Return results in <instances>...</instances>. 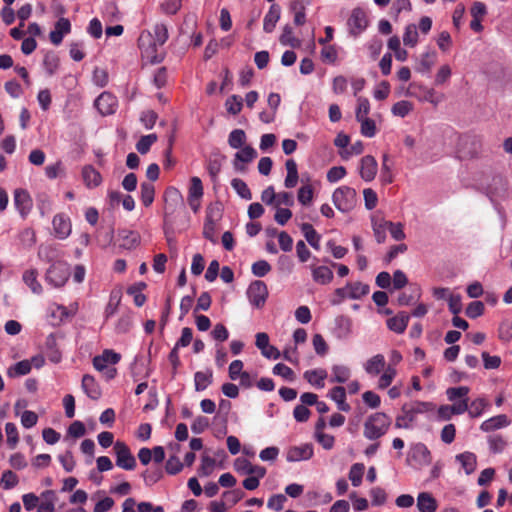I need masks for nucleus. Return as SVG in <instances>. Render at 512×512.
I'll return each mask as SVG.
<instances>
[{
	"mask_svg": "<svg viewBox=\"0 0 512 512\" xmlns=\"http://www.w3.org/2000/svg\"><path fill=\"white\" fill-rule=\"evenodd\" d=\"M433 409L434 405L431 402L414 401L404 404L401 409L402 414L396 418L395 426L397 428H409L418 414H424Z\"/></svg>",
	"mask_w": 512,
	"mask_h": 512,
	"instance_id": "f257e3e1",
	"label": "nucleus"
},
{
	"mask_svg": "<svg viewBox=\"0 0 512 512\" xmlns=\"http://www.w3.org/2000/svg\"><path fill=\"white\" fill-rule=\"evenodd\" d=\"M121 360V355L111 349H105L102 354L93 358V367L103 374L109 381L116 377L117 369L114 367Z\"/></svg>",
	"mask_w": 512,
	"mask_h": 512,
	"instance_id": "f03ea898",
	"label": "nucleus"
},
{
	"mask_svg": "<svg viewBox=\"0 0 512 512\" xmlns=\"http://www.w3.org/2000/svg\"><path fill=\"white\" fill-rule=\"evenodd\" d=\"M391 424V419L382 412L370 415L364 423V437L376 440L386 434Z\"/></svg>",
	"mask_w": 512,
	"mask_h": 512,
	"instance_id": "7ed1b4c3",
	"label": "nucleus"
},
{
	"mask_svg": "<svg viewBox=\"0 0 512 512\" xmlns=\"http://www.w3.org/2000/svg\"><path fill=\"white\" fill-rule=\"evenodd\" d=\"M138 46L142 57L151 64L160 63L163 60L162 53L158 52V44L153 40L150 31H143L138 38Z\"/></svg>",
	"mask_w": 512,
	"mask_h": 512,
	"instance_id": "20e7f679",
	"label": "nucleus"
},
{
	"mask_svg": "<svg viewBox=\"0 0 512 512\" xmlns=\"http://www.w3.org/2000/svg\"><path fill=\"white\" fill-rule=\"evenodd\" d=\"M332 201L339 211L349 212L357 203L356 190L349 186H341L333 192Z\"/></svg>",
	"mask_w": 512,
	"mask_h": 512,
	"instance_id": "39448f33",
	"label": "nucleus"
},
{
	"mask_svg": "<svg viewBox=\"0 0 512 512\" xmlns=\"http://www.w3.org/2000/svg\"><path fill=\"white\" fill-rule=\"evenodd\" d=\"M69 276V265L63 261H55L47 269L45 280L49 285L55 288H60L65 285Z\"/></svg>",
	"mask_w": 512,
	"mask_h": 512,
	"instance_id": "423d86ee",
	"label": "nucleus"
},
{
	"mask_svg": "<svg viewBox=\"0 0 512 512\" xmlns=\"http://www.w3.org/2000/svg\"><path fill=\"white\" fill-rule=\"evenodd\" d=\"M482 142L480 137L475 135H461L458 138L457 154L461 159L473 158L481 150Z\"/></svg>",
	"mask_w": 512,
	"mask_h": 512,
	"instance_id": "0eeeda50",
	"label": "nucleus"
},
{
	"mask_svg": "<svg viewBox=\"0 0 512 512\" xmlns=\"http://www.w3.org/2000/svg\"><path fill=\"white\" fill-rule=\"evenodd\" d=\"M369 291V285L362 282L347 283L344 287L335 290V295L338 297V300H333L332 303L339 304L346 298L354 300L360 299L367 295Z\"/></svg>",
	"mask_w": 512,
	"mask_h": 512,
	"instance_id": "6e6552de",
	"label": "nucleus"
},
{
	"mask_svg": "<svg viewBox=\"0 0 512 512\" xmlns=\"http://www.w3.org/2000/svg\"><path fill=\"white\" fill-rule=\"evenodd\" d=\"M116 454V465L125 470H133L136 466L135 457L130 452L129 447L121 441L114 444Z\"/></svg>",
	"mask_w": 512,
	"mask_h": 512,
	"instance_id": "1a4fd4ad",
	"label": "nucleus"
},
{
	"mask_svg": "<svg viewBox=\"0 0 512 512\" xmlns=\"http://www.w3.org/2000/svg\"><path fill=\"white\" fill-rule=\"evenodd\" d=\"M268 289L263 281L257 280L252 282L247 289V297L251 305L261 308L267 299Z\"/></svg>",
	"mask_w": 512,
	"mask_h": 512,
	"instance_id": "9d476101",
	"label": "nucleus"
},
{
	"mask_svg": "<svg viewBox=\"0 0 512 512\" xmlns=\"http://www.w3.org/2000/svg\"><path fill=\"white\" fill-rule=\"evenodd\" d=\"M407 460L417 467L427 466L431 462V454L427 446L423 443H416L411 446Z\"/></svg>",
	"mask_w": 512,
	"mask_h": 512,
	"instance_id": "9b49d317",
	"label": "nucleus"
},
{
	"mask_svg": "<svg viewBox=\"0 0 512 512\" xmlns=\"http://www.w3.org/2000/svg\"><path fill=\"white\" fill-rule=\"evenodd\" d=\"M314 455V447L311 443H303L298 446H291L286 451L288 462H300L311 459Z\"/></svg>",
	"mask_w": 512,
	"mask_h": 512,
	"instance_id": "f8f14e48",
	"label": "nucleus"
},
{
	"mask_svg": "<svg viewBox=\"0 0 512 512\" xmlns=\"http://www.w3.org/2000/svg\"><path fill=\"white\" fill-rule=\"evenodd\" d=\"M117 98L109 92L101 93L95 100L94 105L101 115H111L116 111Z\"/></svg>",
	"mask_w": 512,
	"mask_h": 512,
	"instance_id": "ddd939ff",
	"label": "nucleus"
},
{
	"mask_svg": "<svg viewBox=\"0 0 512 512\" xmlns=\"http://www.w3.org/2000/svg\"><path fill=\"white\" fill-rule=\"evenodd\" d=\"M378 163L371 155H366L360 160L359 174L365 182H371L376 177Z\"/></svg>",
	"mask_w": 512,
	"mask_h": 512,
	"instance_id": "4468645a",
	"label": "nucleus"
},
{
	"mask_svg": "<svg viewBox=\"0 0 512 512\" xmlns=\"http://www.w3.org/2000/svg\"><path fill=\"white\" fill-rule=\"evenodd\" d=\"M234 469L241 475L257 474L258 476H265L267 473V470L264 466L254 465L243 457H238L235 459Z\"/></svg>",
	"mask_w": 512,
	"mask_h": 512,
	"instance_id": "2eb2a0df",
	"label": "nucleus"
},
{
	"mask_svg": "<svg viewBox=\"0 0 512 512\" xmlns=\"http://www.w3.org/2000/svg\"><path fill=\"white\" fill-rule=\"evenodd\" d=\"M32 199L30 194L24 189L14 191V206L22 218H25L32 209Z\"/></svg>",
	"mask_w": 512,
	"mask_h": 512,
	"instance_id": "dca6fc26",
	"label": "nucleus"
},
{
	"mask_svg": "<svg viewBox=\"0 0 512 512\" xmlns=\"http://www.w3.org/2000/svg\"><path fill=\"white\" fill-rule=\"evenodd\" d=\"M164 197L166 202L165 216L168 213H173L178 207L183 206V195L176 187H168L165 190Z\"/></svg>",
	"mask_w": 512,
	"mask_h": 512,
	"instance_id": "f3484780",
	"label": "nucleus"
},
{
	"mask_svg": "<svg viewBox=\"0 0 512 512\" xmlns=\"http://www.w3.org/2000/svg\"><path fill=\"white\" fill-rule=\"evenodd\" d=\"M367 17L365 12L360 9L356 8L352 11L349 19H348V26L350 28V32L353 35H359L362 31L365 30L367 27Z\"/></svg>",
	"mask_w": 512,
	"mask_h": 512,
	"instance_id": "a211bd4d",
	"label": "nucleus"
},
{
	"mask_svg": "<svg viewBox=\"0 0 512 512\" xmlns=\"http://www.w3.org/2000/svg\"><path fill=\"white\" fill-rule=\"evenodd\" d=\"M257 157V151L251 146H243L235 154L233 166L237 171L245 169L244 164L252 162Z\"/></svg>",
	"mask_w": 512,
	"mask_h": 512,
	"instance_id": "6ab92c4d",
	"label": "nucleus"
},
{
	"mask_svg": "<svg viewBox=\"0 0 512 512\" xmlns=\"http://www.w3.org/2000/svg\"><path fill=\"white\" fill-rule=\"evenodd\" d=\"M71 31V23L67 18H60L54 26V29L50 32V41L58 46L62 43L65 35Z\"/></svg>",
	"mask_w": 512,
	"mask_h": 512,
	"instance_id": "aec40b11",
	"label": "nucleus"
},
{
	"mask_svg": "<svg viewBox=\"0 0 512 512\" xmlns=\"http://www.w3.org/2000/svg\"><path fill=\"white\" fill-rule=\"evenodd\" d=\"M82 180L88 189H94L101 185L102 176L92 165H85L81 171Z\"/></svg>",
	"mask_w": 512,
	"mask_h": 512,
	"instance_id": "412c9836",
	"label": "nucleus"
},
{
	"mask_svg": "<svg viewBox=\"0 0 512 512\" xmlns=\"http://www.w3.org/2000/svg\"><path fill=\"white\" fill-rule=\"evenodd\" d=\"M81 388L83 392L91 399L97 400L101 397V388L95 377L85 374L82 378Z\"/></svg>",
	"mask_w": 512,
	"mask_h": 512,
	"instance_id": "4be33fe9",
	"label": "nucleus"
},
{
	"mask_svg": "<svg viewBox=\"0 0 512 512\" xmlns=\"http://www.w3.org/2000/svg\"><path fill=\"white\" fill-rule=\"evenodd\" d=\"M312 279L317 284L326 285L333 280V272L325 265H310Z\"/></svg>",
	"mask_w": 512,
	"mask_h": 512,
	"instance_id": "5701e85b",
	"label": "nucleus"
},
{
	"mask_svg": "<svg viewBox=\"0 0 512 512\" xmlns=\"http://www.w3.org/2000/svg\"><path fill=\"white\" fill-rule=\"evenodd\" d=\"M53 229L55 236L59 239H66L71 233L70 220L63 214H57L54 216Z\"/></svg>",
	"mask_w": 512,
	"mask_h": 512,
	"instance_id": "b1692460",
	"label": "nucleus"
},
{
	"mask_svg": "<svg viewBox=\"0 0 512 512\" xmlns=\"http://www.w3.org/2000/svg\"><path fill=\"white\" fill-rule=\"evenodd\" d=\"M438 502L429 492H420L417 496V509L419 512H436Z\"/></svg>",
	"mask_w": 512,
	"mask_h": 512,
	"instance_id": "393cba45",
	"label": "nucleus"
},
{
	"mask_svg": "<svg viewBox=\"0 0 512 512\" xmlns=\"http://www.w3.org/2000/svg\"><path fill=\"white\" fill-rule=\"evenodd\" d=\"M352 333V320L344 315L335 319L334 334L338 339H347Z\"/></svg>",
	"mask_w": 512,
	"mask_h": 512,
	"instance_id": "a878e982",
	"label": "nucleus"
},
{
	"mask_svg": "<svg viewBox=\"0 0 512 512\" xmlns=\"http://www.w3.org/2000/svg\"><path fill=\"white\" fill-rule=\"evenodd\" d=\"M304 379L312 386L322 389L325 386L327 371L322 368L307 370L303 374Z\"/></svg>",
	"mask_w": 512,
	"mask_h": 512,
	"instance_id": "bb28decb",
	"label": "nucleus"
},
{
	"mask_svg": "<svg viewBox=\"0 0 512 512\" xmlns=\"http://www.w3.org/2000/svg\"><path fill=\"white\" fill-rule=\"evenodd\" d=\"M281 16V8L277 4H272L266 13L263 21V30L266 33H271Z\"/></svg>",
	"mask_w": 512,
	"mask_h": 512,
	"instance_id": "cd10ccee",
	"label": "nucleus"
},
{
	"mask_svg": "<svg viewBox=\"0 0 512 512\" xmlns=\"http://www.w3.org/2000/svg\"><path fill=\"white\" fill-rule=\"evenodd\" d=\"M385 365V357L382 354H376L365 362L364 370L367 374L375 376L386 368Z\"/></svg>",
	"mask_w": 512,
	"mask_h": 512,
	"instance_id": "c85d7f7f",
	"label": "nucleus"
},
{
	"mask_svg": "<svg viewBox=\"0 0 512 512\" xmlns=\"http://www.w3.org/2000/svg\"><path fill=\"white\" fill-rule=\"evenodd\" d=\"M510 424V420L504 414L491 417L482 422L480 429L484 432H491L497 429L507 427Z\"/></svg>",
	"mask_w": 512,
	"mask_h": 512,
	"instance_id": "c756f323",
	"label": "nucleus"
},
{
	"mask_svg": "<svg viewBox=\"0 0 512 512\" xmlns=\"http://www.w3.org/2000/svg\"><path fill=\"white\" fill-rule=\"evenodd\" d=\"M328 396L337 404V408L340 411L348 412L350 411L351 407L346 402V390L342 386H335L333 387L329 393Z\"/></svg>",
	"mask_w": 512,
	"mask_h": 512,
	"instance_id": "7c9ffc66",
	"label": "nucleus"
},
{
	"mask_svg": "<svg viewBox=\"0 0 512 512\" xmlns=\"http://www.w3.org/2000/svg\"><path fill=\"white\" fill-rule=\"evenodd\" d=\"M408 322L409 315L406 312H400L387 320V326L391 331L402 334L406 330Z\"/></svg>",
	"mask_w": 512,
	"mask_h": 512,
	"instance_id": "2f4dec72",
	"label": "nucleus"
},
{
	"mask_svg": "<svg viewBox=\"0 0 512 512\" xmlns=\"http://www.w3.org/2000/svg\"><path fill=\"white\" fill-rule=\"evenodd\" d=\"M38 271L34 268L28 269L23 273L22 279L24 283L30 288L34 294H41L43 291L42 285L37 279Z\"/></svg>",
	"mask_w": 512,
	"mask_h": 512,
	"instance_id": "473e14b6",
	"label": "nucleus"
},
{
	"mask_svg": "<svg viewBox=\"0 0 512 512\" xmlns=\"http://www.w3.org/2000/svg\"><path fill=\"white\" fill-rule=\"evenodd\" d=\"M351 377V369L346 365H333L331 368V383H345Z\"/></svg>",
	"mask_w": 512,
	"mask_h": 512,
	"instance_id": "72a5a7b5",
	"label": "nucleus"
},
{
	"mask_svg": "<svg viewBox=\"0 0 512 512\" xmlns=\"http://www.w3.org/2000/svg\"><path fill=\"white\" fill-rule=\"evenodd\" d=\"M456 461H458L462 468L464 469L467 475L472 474L477 466V458L476 455L472 452H463L456 456Z\"/></svg>",
	"mask_w": 512,
	"mask_h": 512,
	"instance_id": "f704fd0d",
	"label": "nucleus"
},
{
	"mask_svg": "<svg viewBox=\"0 0 512 512\" xmlns=\"http://www.w3.org/2000/svg\"><path fill=\"white\" fill-rule=\"evenodd\" d=\"M389 221L383 218L374 216L372 217V229L374 236L378 243H383L386 239V232L388 231Z\"/></svg>",
	"mask_w": 512,
	"mask_h": 512,
	"instance_id": "c9c22d12",
	"label": "nucleus"
},
{
	"mask_svg": "<svg viewBox=\"0 0 512 512\" xmlns=\"http://www.w3.org/2000/svg\"><path fill=\"white\" fill-rule=\"evenodd\" d=\"M290 12L293 14L294 23L298 26L306 22V6L301 0H294L290 3Z\"/></svg>",
	"mask_w": 512,
	"mask_h": 512,
	"instance_id": "e433bc0d",
	"label": "nucleus"
},
{
	"mask_svg": "<svg viewBox=\"0 0 512 512\" xmlns=\"http://www.w3.org/2000/svg\"><path fill=\"white\" fill-rule=\"evenodd\" d=\"M121 243L120 246L124 249L131 250L135 248L140 241V236L137 232L131 230H122L119 233Z\"/></svg>",
	"mask_w": 512,
	"mask_h": 512,
	"instance_id": "4c0bfd02",
	"label": "nucleus"
},
{
	"mask_svg": "<svg viewBox=\"0 0 512 512\" xmlns=\"http://www.w3.org/2000/svg\"><path fill=\"white\" fill-rule=\"evenodd\" d=\"M488 406L489 402L485 398H476L468 404V413L472 418L480 417Z\"/></svg>",
	"mask_w": 512,
	"mask_h": 512,
	"instance_id": "58836bf2",
	"label": "nucleus"
},
{
	"mask_svg": "<svg viewBox=\"0 0 512 512\" xmlns=\"http://www.w3.org/2000/svg\"><path fill=\"white\" fill-rule=\"evenodd\" d=\"M204 188L199 177L194 176L190 179L187 199H202Z\"/></svg>",
	"mask_w": 512,
	"mask_h": 512,
	"instance_id": "ea45409f",
	"label": "nucleus"
},
{
	"mask_svg": "<svg viewBox=\"0 0 512 512\" xmlns=\"http://www.w3.org/2000/svg\"><path fill=\"white\" fill-rule=\"evenodd\" d=\"M212 382V372L211 371H198L194 374V384L196 391L205 390Z\"/></svg>",
	"mask_w": 512,
	"mask_h": 512,
	"instance_id": "a19ab883",
	"label": "nucleus"
},
{
	"mask_svg": "<svg viewBox=\"0 0 512 512\" xmlns=\"http://www.w3.org/2000/svg\"><path fill=\"white\" fill-rule=\"evenodd\" d=\"M364 472L365 466L363 463H355L350 467L348 477L354 487L361 485Z\"/></svg>",
	"mask_w": 512,
	"mask_h": 512,
	"instance_id": "79ce46f5",
	"label": "nucleus"
},
{
	"mask_svg": "<svg viewBox=\"0 0 512 512\" xmlns=\"http://www.w3.org/2000/svg\"><path fill=\"white\" fill-rule=\"evenodd\" d=\"M31 371L29 360H22L9 367L7 374L9 377H19L28 374Z\"/></svg>",
	"mask_w": 512,
	"mask_h": 512,
	"instance_id": "37998d69",
	"label": "nucleus"
},
{
	"mask_svg": "<svg viewBox=\"0 0 512 512\" xmlns=\"http://www.w3.org/2000/svg\"><path fill=\"white\" fill-rule=\"evenodd\" d=\"M279 40L282 45L290 46L292 48H297L301 44V41L294 37L292 27L289 25L284 26Z\"/></svg>",
	"mask_w": 512,
	"mask_h": 512,
	"instance_id": "c03bdc74",
	"label": "nucleus"
},
{
	"mask_svg": "<svg viewBox=\"0 0 512 512\" xmlns=\"http://www.w3.org/2000/svg\"><path fill=\"white\" fill-rule=\"evenodd\" d=\"M246 133L242 129H234L228 136V144L233 149H240L246 142Z\"/></svg>",
	"mask_w": 512,
	"mask_h": 512,
	"instance_id": "a18cd8bd",
	"label": "nucleus"
},
{
	"mask_svg": "<svg viewBox=\"0 0 512 512\" xmlns=\"http://www.w3.org/2000/svg\"><path fill=\"white\" fill-rule=\"evenodd\" d=\"M437 61V53L435 51H427L420 57L419 66L422 73L429 72Z\"/></svg>",
	"mask_w": 512,
	"mask_h": 512,
	"instance_id": "49530a36",
	"label": "nucleus"
},
{
	"mask_svg": "<svg viewBox=\"0 0 512 512\" xmlns=\"http://www.w3.org/2000/svg\"><path fill=\"white\" fill-rule=\"evenodd\" d=\"M155 188L150 182H143L141 184V201L145 207L150 206L154 201Z\"/></svg>",
	"mask_w": 512,
	"mask_h": 512,
	"instance_id": "de8ad7c7",
	"label": "nucleus"
},
{
	"mask_svg": "<svg viewBox=\"0 0 512 512\" xmlns=\"http://www.w3.org/2000/svg\"><path fill=\"white\" fill-rule=\"evenodd\" d=\"M243 107V100L238 95H231L225 101V108L231 115H237L241 112Z\"/></svg>",
	"mask_w": 512,
	"mask_h": 512,
	"instance_id": "09e8293b",
	"label": "nucleus"
},
{
	"mask_svg": "<svg viewBox=\"0 0 512 512\" xmlns=\"http://www.w3.org/2000/svg\"><path fill=\"white\" fill-rule=\"evenodd\" d=\"M397 374V371L395 367L392 365H388L384 370L383 374L380 376L378 381V388L379 389H385L389 387L394 380L395 376Z\"/></svg>",
	"mask_w": 512,
	"mask_h": 512,
	"instance_id": "8fccbe9b",
	"label": "nucleus"
},
{
	"mask_svg": "<svg viewBox=\"0 0 512 512\" xmlns=\"http://www.w3.org/2000/svg\"><path fill=\"white\" fill-rule=\"evenodd\" d=\"M418 30L417 26L414 24H409L406 26L404 34H403V43L406 46L414 47L418 43Z\"/></svg>",
	"mask_w": 512,
	"mask_h": 512,
	"instance_id": "3c124183",
	"label": "nucleus"
},
{
	"mask_svg": "<svg viewBox=\"0 0 512 512\" xmlns=\"http://www.w3.org/2000/svg\"><path fill=\"white\" fill-rule=\"evenodd\" d=\"M469 391L470 389L467 386L450 387L446 390V396L449 401L455 402L458 399L468 398Z\"/></svg>",
	"mask_w": 512,
	"mask_h": 512,
	"instance_id": "603ef678",
	"label": "nucleus"
},
{
	"mask_svg": "<svg viewBox=\"0 0 512 512\" xmlns=\"http://www.w3.org/2000/svg\"><path fill=\"white\" fill-rule=\"evenodd\" d=\"M153 40L161 47L168 40V29L164 23H157L153 28Z\"/></svg>",
	"mask_w": 512,
	"mask_h": 512,
	"instance_id": "864d4df0",
	"label": "nucleus"
},
{
	"mask_svg": "<svg viewBox=\"0 0 512 512\" xmlns=\"http://www.w3.org/2000/svg\"><path fill=\"white\" fill-rule=\"evenodd\" d=\"M231 186L241 198L245 200H250L252 198V193L249 187L242 179H233L231 181Z\"/></svg>",
	"mask_w": 512,
	"mask_h": 512,
	"instance_id": "5fc2aeb1",
	"label": "nucleus"
},
{
	"mask_svg": "<svg viewBox=\"0 0 512 512\" xmlns=\"http://www.w3.org/2000/svg\"><path fill=\"white\" fill-rule=\"evenodd\" d=\"M157 141V135L156 134H148L142 136L137 144L136 149L140 154H146L151 146Z\"/></svg>",
	"mask_w": 512,
	"mask_h": 512,
	"instance_id": "6e6d98bb",
	"label": "nucleus"
},
{
	"mask_svg": "<svg viewBox=\"0 0 512 512\" xmlns=\"http://www.w3.org/2000/svg\"><path fill=\"white\" fill-rule=\"evenodd\" d=\"M19 482L18 476L11 470L2 473L0 485L5 490L14 488Z\"/></svg>",
	"mask_w": 512,
	"mask_h": 512,
	"instance_id": "4d7b16f0",
	"label": "nucleus"
},
{
	"mask_svg": "<svg viewBox=\"0 0 512 512\" xmlns=\"http://www.w3.org/2000/svg\"><path fill=\"white\" fill-rule=\"evenodd\" d=\"M413 109L411 102L402 100L392 106V114L401 118L406 117Z\"/></svg>",
	"mask_w": 512,
	"mask_h": 512,
	"instance_id": "13d9d810",
	"label": "nucleus"
},
{
	"mask_svg": "<svg viewBox=\"0 0 512 512\" xmlns=\"http://www.w3.org/2000/svg\"><path fill=\"white\" fill-rule=\"evenodd\" d=\"M357 121L361 124L360 131L364 137L372 138L376 135V124L373 119L365 118Z\"/></svg>",
	"mask_w": 512,
	"mask_h": 512,
	"instance_id": "bf43d9fd",
	"label": "nucleus"
},
{
	"mask_svg": "<svg viewBox=\"0 0 512 512\" xmlns=\"http://www.w3.org/2000/svg\"><path fill=\"white\" fill-rule=\"evenodd\" d=\"M314 439L318 442L323 449L331 450L335 445V438L333 435L327 434L325 432L314 433Z\"/></svg>",
	"mask_w": 512,
	"mask_h": 512,
	"instance_id": "052dcab7",
	"label": "nucleus"
},
{
	"mask_svg": "<svg viewBox=\"0 0 512 512\" xmlns=\"http://www.w3.org/2000/svg\"><path fill=\"white\" fill-rule=\"evenodd\" d=\"M370 112V102L367 98L359 97L357 99V108H356V120H361L365 118H369L368 114Z\"/></svg>",
	"mask_w": 512,
	"mask_h": 512,
	"instance_id": "680f3d73",
	"label": "nucleus"
},
{
	"mask_svg": "<svg viewBox=\"0 0 512 512\" xmlns=\"http://www.w3.org/2000/svg\"><path fill=\"white\" fill-rule=\"evenodd\" d=\"M181 6V0H164L160 4V10L163 14L174 15L180 10Z\"/></svg>",
	"mask_w": 512,
	"mask_h": 512,
	"instance_id": "e2e57ef3",
	"label": "nucleus"
},
{
	"mask_svg": "<svg viewBox=\"0 0 512 512\" xmlns=\"http://www.w3.org/2000/svg\"><path fill=\"white\" fill-rule=\"evenodd\" d=\"M5 432L7 435L8 446L12 449L15 448L19 441L18 430L16 425L12 422L6 423Z\"/></svg>",
	"mask_w": 512,
	"mask_h": 512,
	"instance_id": "0e129e2a",
	"label": "nucleus"
},
{
	"mask_svg": "<svg viewBox=\"0 0 512 512\" xmlns=\"http://www.w3.org/2000/svg\"><path fill=\"white\" fill-rule=\"evenodd\" d=\"M215 465H216V461L214 458L208 456V455H203L202 456V459H201V465L199 467V475L200 476H209L214 468H215Z\"/></svg>",
	"mask_w": 512,
	"mask_h": 512,
	"instance_id": "69168bd1",
	"label": "nucleus"
},
{
	"mask_svg": "<svg viewBox=\"0 0 512 512\" xmlns=\"http://www.w3.org/2000/svg\"><path fill=\"white\" fill-rule=\"evenodd\" d=\"M321 60L325 63L334 64L338 58V52L333 45H324L321 50Z\"/></svg>",
	"mask_w": 512,
	"mask_h": 512,
	"instance_id": "338daca9",
	"label": "nucleus"
},
{
	"mask_svg": "<svg viewBox=\"0 0 512 512\" xmlns=\"http://www.w3.org/2000/svg\"><path fill=\"white\" fill-rule=\"evenodd\" d=\"M273 373L281 376L285 380L293 381L295 379L294 371L285 364L278 363L273 367Z\"/></svg>",
	"mask_w": 512,
	"mask_h": 512,
	"instance_id": "774afa93",
	"label": "nucleus"
}]
</instances>
